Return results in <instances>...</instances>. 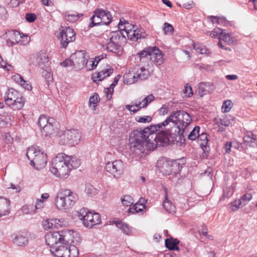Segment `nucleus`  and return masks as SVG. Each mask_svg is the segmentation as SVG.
<instances>
[{"instance_id": "nucleus-1", "label": "nucleus", "mask_w": 257, "mask_h": 257, "mask_svg": "<svg viewBox=\"0 0 257 257\" xmlns=\"http://www.w3.org/2000/svg\"><path fill=\"white\" fill-rule=\"evenodd\" d=\"M191 121V116L186 111L181 110L173 111L161 123L132 132L129 138L130 149L138 156L146 151L153 150L158 145L159 142H164L173 137V129L175 133L183 136Z\"/></svg>"}, {"instance_id": "nucleus-2", "label": "nucleus", "mask_w": 257, "mask_h": 257, "mask_svg": "<svg viewBox=\"0 0 257 257\" xmlns=\"http://www.w3.org/2000/svg\"><path fill=\"white\" fill-rule=\"evenodd\" d=\"M80 165V161L74 156L58 154L52 161L50 172L57 177L66 178L73 169Z\"/></svg>"}, {"instance_id": "nucleus-3", "label": "nucleus", "mask_w": 257, "mask_h": 257, "mask_svg": "<svg viewBox=\"0 0 257 257\" xmlns=\"http://www.w3.org/2000/svg\"><path fill=\"white\" fill-rule=\"evenodd\" d=\"M140 60L145 63L150 60L156 66L162 64L165 60L163 52L157 47H149L144 49L137 54Z\"/></svg>"}, {"instance_id": "nucleus-4", "label": "nucleus", "mask_w": 257, "mask_h": 257, "mask_svg": "<svg viewBox=\"0 0 257 257\" xmlns=\"http://www.w3.org/2000/svg\"><path fill=\"white\" fill-rule=\"evenodd\" d=\"M75 194L69 189L60 190L55 198L56 207L59 210H68L75 204Z\"/></svg>"}, {"instance_id": "nucleus-5", "label": "nucleus", "mask_w": 257, "mask_h": 257, "mask_svg": "<svg viewBox=\"0 0 257 257\" xmlns=\"http://www.w3.org/2000/svg\"><path fill=\"white\" fill-rule=\"evenodd\" d=\"M38 124L45 137H52L58 133V122L53 117H48L41 115L39 117Z\"/></svg>"}, {"instance_id": "nucleus-6", "label": "nucleus", "mask_w": 257, "mask_h": 257, "mask_svg": "<svg viewBox=\"0 0 257 257\" xmlns=\"http://www.w3.org/2000/svg\"><path fill=\"white\" fill-rule=\"evenodd\" d=\"M26 156L30 161V164L37 169L45 167L47 163L46 154L41 150L32 147L29 148Z\"/></svg>"}, {"instance_id": "nucleus-7", "label": "nucleus", "mask_w": 257, "mask_h": 257, "mask_svg": "<svg viewBox=\"0 0 257 257\" xmlns=\"http://www.w3.org/2000/svg\"><path fill=\"white\" fill-rule=\"evenodd\" d=\"M5 103L14 109H21L25 103V98L22 94L14 88H10L4 95Z\"/></svg>"}, {"instance_id": "nucleus-8", "label": "nucleus", "mask_w": 257, "mask_h": 257, "mask_svg": "<svg viewBox=\"0 0 257 257\" xmlns=\"http://www.w3.org/2000/svg\"><path fill=\"white\" fill-rule=\"evenodd\" d=\"M77 213L79 218L87 228H91L101 223V217L99 213L89 211L85 208L80 209Z\"/></svg>"}, {"instance_id": "nucleus-9", "label": "nucleus", "mask_w": 257, "mask_h": 257, "mask_svg": "<svg viewBox=\"0 0 257 257\" xmlns=\"http://www.w3.org/2000/svg\"><path fill=\"white\" fill-rule=\"evenodd\" d=\"M125 42V39L120 32H112L109 41L103 47L109 52L116 54L120 48V43Z\"/></svg>"}, {"instance_id": "nucleus-10", "label": "nucleus", "mask_w": 257, "mask_h": 257, "mask_svg": "<svg viewBox=\"0 0 257 257\" xmlns=\"http://www.w3.org/2000/svg\"><path fill=\"white\" fill-rule=\"evenodd\" d=\"M58 39L61 47L66 48L69 43L75 40V33L72 28L61 26Z\"/></svg>"}, {"instance_id": "nucleus-11", "label": "nucleus", "mask_w": 257, "mask_h": 257, "mask_svg": "<svg viewBox=\"0 0 257 257\" xmlns=\"http://www.w3.org/2000/svg\"><path fill=\"white\" fill-rule=\"evenodd\" d=\"M60 142L62 145L69 144L74 145L77 144L81 138L80 133L76 130H67L61 134Z\"/></svg>"}, {"instance_id": "nucleus-12", "label": "nucleus", "mask_w": 257, "mask_h": 257, "mask_svg": "<svg viewBox=\"0 0 257 257\" xmlns=\"http://www.w3.org/2000/svg\"><path fill=\"white\" fill-rule=\"evenodd\" d=\"M105 168L114 178H119L123 173L124 166L121 160H116L106 163Z\"/></svg>"}, {"instance_id": "nucleus-13", "label": "nucleus", "mask_w": 257, "mask_h": 257, "mask_svg": "<svg viewBox=\"0 0 257 257\" xmlns=\"http://www.w3.org/2000/svg\"><path fill=\"white\" fill-rule=\"evenodd\" d=\"M64 231H54L48 233L45 235V241L46 244L50 246V249L53 246L64 243Z\"/></svg>"}, {"instance_id": "nucleus-14", "label": "nucleus", "mask_w": 257, "mask_h": 257, "mask_svg": "<svg viewBox=\"0 0 257 257\" xmlns=\"http://www.w3.org/2000/svg\"><path fill=\"white\" fill-rule=\"evenodd\" d=\"M71 59L73 63V68L79 70L88 63V56L83 51H77L71 54Z\"/></svg>"}, {"instance_id": "nucleus-15", "label": "nucleus", "mask_w": 257, "mask_h": 257, "mask_svg": "<svg viewBox=\"0 0 257 257\" xmlns=\"http://www.w3.org/2000/svg\"><path fill=\"white\" fill-rule=\"evenodd\" d=\"M64 233L65 243H73V245H77L81 242V239L78 232L68 230H64Z\"/></svg>"}, {"instance_id": "nucleus-16", "label": "nucleus", "mask_w": 257, "mask_h": 257, "mask_svg": "<svg viewBox=\"0 0 257 257\" xmlns=\"http://www.w3.org/2000/svg\"><path fill=\"white\" fill-rule=\"evenodd\" d=\"M119 30L115 32H120L123 35L126 39V36L127 37L130 32L133 31L136 27V26L130 23L128 21L125 20L123 18L120 19L118 25Z\"/></svg>"}, {"instance_id": "nucleus-17", "label": "nucleus", "mask_w": 257, "mask_h": 257, "mask_svg": "<svg viewBox=\"0 0 257 257\" xmlns=\"http://www.w3.org/2000/svg\"><path fill=\"white\" fill-rule=\"evenodd\" d=\"M113 68L108 65L98 72L92 74V79L93 82L101 81L106 77L109 76L113 72Z\"/></svg>"}, {"instance_id": "nucleus-18", "label": "nucleus", "mask_w": 257, "mask_h": 257, "mask_svg": "<svg viewBox=\"0 0 257 257\" xmlns=\"http://www.w3.org/2000/svg\"><path fill=\"white\" fill-rule=\"evenodd\" d=\"M67 243H62L50 249L51 252L56 257H68V247Z\"/></svg>"}, {"instance_id": "nucleus-19", "label": "nucleus", "mask_w": 257, "mask_h": 257, "mask_svg": "<svg viewBox=\"0 0 257 257\" xmlns=\"http://www.w3.org/2000/svg\"><path fill=\"white\" fill-rule=\"evenodd\" d=\"M34 63L36 66H38L41 69H44L45 67L49 66L48 55L44 52L38 53Z\"/></svg>"}, {"instance_id": "nucleus-20", "label": "nucleus", "mask_w": 257, "mask_h": 257, "mask_svg": "<svg viewBox=\"0 0 257 257\" xmlns=\"http://www.w3.org/2000/svg\"><path fill=\"white\" fill-rule=\"evenodd\" d=\"M214 89V86L212 83L201 82L198 86V93L200 96L211 93Z\"/></svg>"}, {"instance_id": "nucleus-21", "label": "nucleus", "mask_w": 257, "mask_h": 257, "mask_svg": "<svg viewBox=\"0 0 257 257\" xmlns=\"http://www.w3.org/2000/svg\"><path fill=\"white\" fill-rule=\"evenodd\" d=\"M10 210V201L0 197V217L9 215Z\"/></svg>"}, {"instance_id": "nucleus-22", "label": "nucleus", "mask_w": 257, "mask_h": 257, "mask_svg": "<svg viewBox=\"0 0 257 257\" xmlns=\"http://www.w3.org/2000/svg\"><path fill=\"white\" fill-rule=\"evenodd\" d=\"M134 69L136 73V75L138 81L139 80H146L150 76V73L149 71L144 67H140L138 66L134 67Z\"/></svg>"}, {"instance_id": "nucleus-23", "label": "nucleus", "mask_w": 257, "mask_h": 257, "mask_svg": "<svg viewBox=\"0 0 257 257\" xmlns=\"http://www.w3.org/2000/svg\"><path fill=\"white\" fill-rule=\"evenodd\" d=\"M130 33H131L127 37V38L135 41H137L139 39L144 38L147 35L143 29H138L136 27Z\"/></svg>"}, {"instance_id": "nucleus-24", "label": "nucleus", "mask_w": 257, "mask_h": 257, "mask_svg": "<svg viewBox=\"0 0 257 257\" xmlns=\"http://www.w3.org/2000/svg\"><path fill=\"white\" fill-rule=\"evenodd\" d=\"M136 74L134 68L127 73H125L123 76L124 83L127 84H132L138 81Z\"/></svg>"}, {"instance_id": "nucleus-25", "label": "nucleus", "mask_w": 257, "mask_h": 257, "mask_svg": "<svg viewBox=\"0 0 257 257\" xmlns=\"http://www.w3.org/2000/svg\"><path fill=\"white\" fill-rule=\"evenodd\" d=\"M165 243L166 247L169 249L171 250H179L178 244L179 243V240L177 239L174 238L171 236H169V237L165 239Z\"/></svg>"}, {"instance_id": "nucleus-26", "label": "nucleus", "mask_w": 257, "mask_h": 257, "mask_svg": "<svg viewBox=\"0 0 257 257\" xmlns=\"http://www.w3.org/2000/svg\"><path fill=\"white\" fill-rule=\"evenodd\" d=\"M165 191L166 192V195L165 197V200L163 203V206L166 211L169 213L173 214L176 211V207L171 201L168 200L167 194V189L166 188H165Z\"/></svg>"}, {"instance_id": "nucleus-27", "label": "nucleus", "mask_w": 257, "mask_h": 257, "mask_svg": "<svg viewBox=\"0 0 257 257\" xmlns=\"http://www.w3.org/2000/svg\"><path fill=\"white\" fill-rule=\"evenodd\" d=\"M189 125V124L187 126L186 132L184 134L183 136H181L179 134H178V135L180 139H181L182 137H184L185 136H187L188 139L194 141L198 138L200 127L198 126H195L193 130L189 134H188V127Z\"/></svg>"}, {"instance_id": "nucleus-28", "label": "nucleus", "mask_w": 257, "mask_h": 257, "mask_svg": "<svg viewBox=\"0 0 257 257\" xmlns=\"http://www.w3.org/2000/svg\"><path fill=\"white\" fill-rule=\"evenodd\" d=\"M14 242L19 246L27 244L28 242L27 233L25 232L18 233L14 239Z\"/></svg>"}, {"instance_id": "nucleus-29", "label": "nucleus", "mask_w": 257, "mask_h": 257, "mask_svg": "<svg viewBox=\"0 0 257 257\" xmlns=\"http://www.w3.org/2000/svg\"><path fill=\"white\" fill-rule=\"evenodd\" d=\"M101 11L100 9H98L95 11L94 14L92 16L90 20L91 23L90 24L89 26L92 27L93 26L102 25V20L101 18Z\"/></svg>"}, {"instance_id": "nucleus-30", "label": "nucleus", "mask_w": 257, "mask_h": 257, "mask_svg": "<svg viewBox=\"0 0 257 257\" xmlns=\"http://www.w3.org/2000/svg\"><path fill=\"white\" fill-rule=\"evenodd\" d=\"M101 11V18L102 20V25H107L112 21V16L110 13L107 11H104L100 9Z\"/></svg>"}, {"instance_id": "nucleus-31", "label": "nucleus", "mask_w": 257, "mask_h": 257, "mask_svg": "<svg viewBox=\"0 0 257 257\" xmlns=\"http://www.w3.org/2000/svg\"><path fill=\"white\" fill-rule=\"evenodd\" d=\"M83 14H78L76 12H72L71 13H66L65 15V19L66 21L74 23L76 22L80 17H82Z\"/></svg>"}, {"instance_id": "nucleus-32", "label": "nucleus", "mask_w": 257, "mask_h": 257, "mask_svg": "<svg viewBox=\"0 0 257 257\" xmlns=\"http://www.w3.org/2000/svg\"><path fill=\"white\" fill-rule=\"evenodd\" d=\"M115 224L116 227L124 234L126 235H130L131 234V230L126 223L120 221L116 222Z\"/></svg>"}, {"instance_id": "nucleus-33", "label": "nucleus", "mask_w": 257, "mask_h": 257, "mask_svg": "<svg viewBox=\"0 0 257 257\" xmlns=\"http://www.w3.org/2000/svg\"><path fill=\"white\" fill-rule=\"evenodd\" d=\"M243 139L244 143L247 146L254 147L257 145L255 136L253 134L251 135V136L249 135L243 137Z\"/></svg>"}, {"instance_id": "nucleus-34", "label": "nucleus", "mask_w": 257, "mask_h": 257, "mask_svg": "<svg viewBox=\"0 0 257 257\" xmlns=\"http://www.w3.org/2000/svg\"><path fill=\"white\" fill-rule=\"evenodd\" d=\"M209 19L212 23H216L219 25L225 26L227 24V21L226 20V18L224 17H216L212 16L209 17Z\"/></svg>"}, {"instance_id": "nucleus-35", "label": "nucleus", "mask_w": 257, "mask_h": 257, "mask_svg": "<svg viewBox=\"0 0 257 257\" xmlns=\"http://www.w3.org/2000/svg\"><path fill=\"white\" fill-rule=\"evenodd\" d=\"M9 35L13 44L18 43L20 41L21 38H22V36L17 31L10 32Z\"/></svg>"}, {"instance_id": "nucleus-36", "label": "nucleus", "mask_w": 257, "mask_h": 257, "mask_svg": "<svg viewBox=\"0 0 257 257\" xmlns=\"http://www.w3.org/2000/svg\"><path fill=\"white\" fill-rule=\"evenodd\" d=\"M155 99V97L153 94H150L144 98L142 101H139L142 108L146 107L149 103L152 102Z\"/></svg>"}, {"instance_id": "nucleus-37", "label": "nucleus", "mask_w": 257, "mask_h": 257, "mask_svg": "<svg viewBox=\"0 0 257 257\" xmlns=\"http://www.w3.org/2000/svg\"><path fill=\"white\" fill-rule=\"evenodd\" d=\"M194 49L196 51L197 53L200 54H209L210 53V51L206 47L202 45L199 44H194L193 45Z\"/></svg>"}, {"instance_id": "nucleus-38", "label": "nucleus", "mask_w": 257, "mask_h": 257, "mask_svg": "<svg viewBox=\"0 0 257 257\" xmlns=\"http://www.w3.org/2000/svg\"><path fill=\"white\" fill-rule=\"evenodd\" d=\"M42 70V75L43 77H44L46 81L48 82L52 81V76L51 74V69L49 66H47L44 69Z\"/></svg>"}, {"instance_id": "nucleus-39", "label": "nucleus", "mask_w": 257, "mask_h": 257, "mask_svg": "<svg viewBox=\"0 0 257 257\" xmlns=\"http://www.w3.org/2000/svg\"><path fill=\"white\" fill-rule=\"evenodd\" d=\"M231 209L233 211H235L237 210L239 208L243 207L245 206L244 203H243L241 200L236 199L233 202L231 203Z\"/></svg>"}, {"instance_id": "nucleus-40", "label": "nucleus", "mask_w": 257, "mask_h": 257, "mask_svg": "<svg viewBox=\"0 0 257 257\" xmlns=\"http://www.w3.org/2000/svg\"><path fill=\"white\" fill-rule=\"evenodd\" d=\"M231 209L233 211H235L237 210L239 208L243 207L245 206L244 203H243L241 200L236 199L233 202L231 203Z\"/></svg>"}, {"instance_id": "nucleus-41", "label": "nucleus", "mask_w": 257, "mask_h": 257, "mask_svg": "<svg viewBox=\"0 0 257 257\" xmlns=\"http://www.w3.org/2000/svg\"><path fill=\"white\" fill-rule=\"evenodd\" d=\"M68 251V257H78L79 255V250L75 245H71Z\"/></svg>"}, {"instance_id": "nucleus-42", "label": "nucleus", "mask_w": 257, "mask_h": 257, "mask_svg": "<svg viewBox=\"0 0 257 257\" xmlns=\"http://www.w3.org/2000/svg\"><path fill=\"white\" fill-rule=\"evenodd\" d=\"M222 31H223L222 30ZM219 40L224 41L225 43L230 45L233 43L232 38L228 33H224L222 31L220 37H219Z\"/></svg>"}, {"instance_id": "nucleus-43", "label": "nucleus", "mask_w": 257, "mask_h": 257, "mask_svg": "<svg viewBox=\"0 0 257 257\" xmlns=\"http://www.w3.org/2000/svg\"><path fill=\"white\" fill-rule=\"evenodd\" d=\"M121 203L124 206H129L134 203L133 198L130 195H124L121 199Z\"/></svg>"}, {"instance_id": "nucleus-44", "label": "nucleus", "mask_w": 257, "mask_h": 257, "mask_svg": "<svg viewBox=\"0 0 257 257\" xmlns=\"http://www.w3.org/2000/svg\"><path fill=\"white\" fill-rule=\"evenodd\" d=\"M125 108L131 112H133V113H135L139 110L142 107L140 105V103H139L138 102L133 104H127L125 105Z\"/></svg>"}, {"instance_id": "nucleus-45", "label": "nucleus", "mask_w": 257, "mask_h": 257, "mask_svg": "<svg viewBox=\"0 0 257 257\" xmlns=\"http://www.w3.org/2000/svg\"><path fill=\"white\" fill-rule=\"evenodd\" d=\"M198 140L200 141V146L202 147H205L207 146L208 140L206 133H203L201 135L199 134Z\"/></svg>"}, {"instance_id": "nucleus-46", "label": "nucleus", "mask_w": 257, "mask_h": 257, "mask_svg": "<svg viewBox=\"0 0 257 257\" xmlns=\"http://www.w3.org/2000/svg\"><path fill=\"white\" fill-rule=\"evenodd\" d=\"M232 106V103L231 101L229 100H225L223 102L221 107L222 111L223 112H228L231 109Z\"/></svg>"}, {"instance_id": "nucleus-47", "label": "nucleus", "mask_w": 257, "mask_h": 257, "mask_svg": "<svg viewBox=\"0 0 257 257\" xmlns=\"http://www.w3.org/2000/svg\"><path fill=\"white\" fill-rule=\"evenodd\" d=\"M163 30L165 34H171L174 31V28L171 24L168 23H165L164 24Z\"/></svg>"}, {"instance_id": "nucleus-48", "label": "nucleus", "mask_w": 257, "mask_h": 257, "mask_svg": "<svg viewBox=\"0 0 257 257\" xmlns=\"http://www.w3.org/2000/svg\"><path fill=\"white\" fill-rule=\"evenodd\" d=\"M137 121L141 123L149 122L152 120V117L150 116H137L136 117Z\"/></svg>"}, {"instance_id": "nucleus-49", "label": "nucleus", "mask_w": 257, "mask_h": 257, "mask_svg": "<svg viewBox=\"0 0 257 257\" xmlns=\"http://www.w3.org/2000/svg\"><path fill=\"white\" fill-rule=\"evenodd\" d=\"M99 99V95L97 94L94 93V94L89 98V103L90 104H93L94 107L98 103Z\"/></svg>"}, {"instance_id": "nucleus-50", "label": "nucleus", "mask_w": 257, "mask_h": 257, "mask_svg": "<svg viewBox=\"0 0 257 257\" xmlns=\"http://www.w3.org/2000/svg\"><path fill=\"white\" fill-rule=\"evenodd\" d=\"M222 32V29L219 28L214 29L212 32H210V36L213 38H216L219 36H221Z\"/></svg>"}, {"instance_id": "nucleus-51", "label": "nucleus", "mask_w": 257, "mask_h": 257, "mask_svg": "<svg viewBox=\"0 0 257 257\" xmlns=\"http://www.w3.org/2000/svg\"><path fill=\"white\" fill-rule=\"evenodd\" d=\"M42 226L44 229L48 230L52 228L53 226V223L52 222V220L46 219L43 221Z\"/></svg>"}, {"instance_id": "nucleus-52", "label": "nucleus", "mask_w": 257, "mask_h": 257, "mask_svg": "<svg viewBox=\"0 0 257 257\" xmlns=\"http://www.w3.org/2000/svg\"><path fill=\"white\" fill-rule=\"evenodd\" d=\"M147 202V200L144 198H140L138 202H137L133 206L132 209L137 210V205H140L141 207L142 206H144V209L146 207L145 203Z\"/></svg>"}, {"instance_id": "nucleus-53", "label": "nucleus", "mask_w": 257, "mask_h": 257, "mask_svg": "<svg viewBox=\"0 0 257 257\" xmlns=\"http://www.w3.org/2000/svg\"><path fill=\"white\" fill-rule=\"evenodd\" d=\"M26 20L29 23L34 22L37 19V16L34 13H28L26 15Z\"/></svg>"}, {"instance_id": "nucleus-54", "label": "nucleus", "mask_w": 257, "mask_h": 257, "mask_svg": "<svg viewBox=\"0 0 257 257\" xmlns=\"http://www.w3.org/2000/svg\"><path fill=\"white\" fill-rule=\"evenodd\" d=\"M61 66L66 67L72 66L73 67V63H72V59H71V55L69 59H66L65 61L60 63Z\"/></svg>"}, {"instance_id": "nucleus-55", "label": "nucleus", "mask_w": 257, "mask_h": 257, "mask_svg": "<svg viewBox=\"0 0 257 257\" xmlns=\"http://www.w3.org/2000/svg\"><path fill=\"white\" fill-rule=\"evenodd\" d=\"M252 199V195L250 193H246L241 198L242 202L245 205Z\"/></svg>"}, {"instance_id": "nucleus-56", "label": "nucleus", "mask_w": 257, "mask_h": 257, "mask_svg": "<svg viewBox=\"0 0 257 257\" xmlns=\"http://www.w3.org/2000/svg\"><path fill=\"white\" fill-rule=\"evenodd\" d=\"M8 12L6 9L0 5V18L6 19L8 17Z\"/></svg>"}, {"instance_id": "nucleus-57", "label": "nucleus", "mask_w": 257, "mask_h": 257, "mask_svg": "<svg viewBox=\"0 0 257 257\" xmlns=\"http://www.w3.org/2000/svg\"><path fill=\"white\" fill-rule=\"evenodd\" d=\"M132 208H133V207H130L129 209H128V211L130 212H131L133 214L134 213H142L144 210V206H142V207H141L140 205H137V210L135 209V210H134V209H132Z\"/></svg>"}, {"instance_id": "nucleus-58", "label": "nucleus", "mask_w": 257, "mask_h": 257, "mask_svg": "<svg viewBox=\"0 0 257 257\" xmlns=\"http://www.w3.org/2000/svg\"><path fill=\"white\" fill-rule=\"evenodd\" d=\"M21 0H7V3L11 7H16L19 5Z\"/></svg>"}, {"instance_id": "nucleus-59", "label": "nucleus", "mask_w": 257, "mask_h": 257, "mask_svg": "<svg viewBox=\"0 0 257 257\" xmlns=\"http://www.w3.org/2000/svg\"><path fill=\"white\" fill-rule=\"evenodd\" d=\"M89 63H90V64H89L90 66H89L88 63L86 65H85L86 68L88 70H93L94 69H95L96 68V66L98 64H97V62L95 61V60L94 61H90L89 62Z\"/></svg>"}, {"instance_id": "nucleus-60", "label": "nucleus", "mask_w": 257, "mask_h": 257, "mask_svg": "<svg viewBox=\"0 0 257 257\" xmlns=\"http://www.w3.org/2000/svg\"><path fill=\"white\" fill-rule=\"evenodd\" d=\"M14 80L19 85L22 82H24V79L19 74H17L13 76Z\"/></svg>"}, {"instance_id": "nucleus-61", "label": "nucleus", "mask_w": 257, "mask_h": 257, "mask_svg": "<svg viewBox=\"0 0 257 257\" xmlns=\"http://www.w3.org/2000/svg\"><path fill=\"white\" fill-rule=\"evenodd\" d=\"M0 67L7 69V70H10V68L11 67V65L7 64L6 62H4L2 58V56L0 55Z\"/></svg>"}, {"instance_id": "nucleus-62", "label": "nucleus", "mask_w": 257, "mask_h": 257, "mask_svg": "<svg viewBox=\"0 0 257 257\" xmlns=\"http://www.w3.org/2000/svg\"><path fill=\"white\" fill-rule=\"evenodd\" d=\"M184 93H186L188 97L192 96L193 95V91L191 86L186 85L184 90Z\"/></svg>"}, {"instance_id": "nucleus-63", "label": "nucleus", "mask_w": 257, "mask_h": 257, "mask_svg": "<svg viewBox=\"0 0 257 257\" xmlns=\"http://www.w3.org/2000/svg\"><path fill=\"white\" fill-rule=\"evenodd\" d=\"M220 124L225 126H228L231 124L230 119H228L227 117H224L220 119Z\"/></svg>"}, {"instance_id": "nucleus-64", "label": "nucleus", "mask_w": 257, "mask_h": 257, "mask_svg": "<svg viewBox=\"0 0 257 257\" xmlns=\"http://www.w3.org/2000/svg\"><path fill=\"white\" fill-rule=\"evenodd\" d=\"M21 86H23V87L28 90H31L32 89V86L31 84H30L28 81H26L24 80V82H22L20 84Z\"/></svg>"}]
</instances>
